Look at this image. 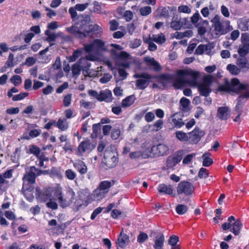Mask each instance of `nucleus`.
Masks as SVG:
<instances>
[{"instance_id": "5701e85b", "label": "nucleus", "mask_w": 249, "mask_h": 249, "mask_svg": "<svg viewBox=\"0 0 249 249\" xmlns=\"http://www.w3.org/2000/svg\"><path fill=\"white\" fill-rule=\"evenodd\" d=\"M152 151H157L158 156L166 155L168 153V147L164 144H159L156 146H153L151 148Z\"/></svg>"}, {"instance_id": "e2e57ef3", "label": "nucleus", "mask_w": 249, "mask_h": 249, "mask_svg": "<svg viewBox=\"0 0 249 249\" xmlns=\"http://www.w3.org/2000/svg\"><path fill=\"white\" fill-rule=\"evenodd\" d=\"M10 81L15 86H18L21 83V78L20 76L16 75L10 78Z\"/></svg>"}, {"instance_id": "c85d7f7f", "label": "nucleus", "mask_w": 249, "mask_h": 249, "mask_svg": "<svg viewBox=\"0 0 249 249\" xmlns=\"http://www.w3.org/2000/svg\"><path fill=\"white\" fill-rule=\"evenodd\" d=\"M237 65L240 69L247 71L249 69V64L246 57L241 56L239 57L236 62Z\"/></svg>"}, {"instance_id": "bf43d9fd", "label": "nucleus", "mask_w": 249, "mask_h": 249, "mask_svg": "<svg viewBox=\"0 0 249 249\" xmlns=\"http://www.w3.org/2000/svg\"><path fill=\"white\" fill-rule=\"evenodd\" d=\"M100 129V124H95L92 125V130L93 132L91 134V137L92 138H94L97 137L98 132Z\"/></svg>"}, {"instance_id": "0e129e2a", "label": "nucleus", "mask_w": 249, "mask_h": 249, "mask_svg": "<svg viewBox=\"0 0 249 249\" xmlns=\"http://www.w3.org/2000/svg\"><path fill=\"white\" fill-rule=\"evenodd\" d=\"M178 11L179 13L190 14L191 12V9L187 5H182L178 7Z\"/></svg>"}, {"instance_id": "dca6fc26", "label": "nucleus", "mask_w": 249, "mask_h": 249, "mask_svg": "<svg viewBox=\"0 0 249 249\" xmlns=\"http://www.w3.org/2000/svg\"><path fill=\"white\" fill-rule=\"evenodd\" d=\"M49 172H37V175H35V172H26L23 177V184H27V186H31L30 184L35 183L36 176H39L42 174H48Z\"/></svg>"}, {"instance_id": "aec40b11", "label": "nucleus", "mask_w": 249, "mask_h": 249, "mask_svg": "<svg viewBox=\"0 0 249 249\" xmlns=\"http://www.w3.org/2000/svg\"><path fill=\"white\" fill-rule=\"evenodd\" d=\"M66 31L69 33L71 34L78 37L82 38L86 37L83 31H82L79 27L76 25V23L74 25L71 27H67L66 28Z\"/></svg>"}, {"instance_id": "6e6d98bb", "label": "nucleus", "mask_w": 249, "mask_h": 249, "mask_svg": "<svg viewBox=\"0 0 249 249\" xmlns=\"http://www.w3.org/2000/svg\"><path fill=\"white\" fill-rule=\"evenodd\" d=\"M28 95L29 93L27 92H21L19 94L14 95L12 97V100L14 101L21 100L28 96Z\"/></svg>"}, {"instance_id": "e433bc0d", "label": "nucleus", "mask_w": 249, "mask_h": 249, "mask_svg": "<svg viewBox=\"0 0 249 249\" xmlns=\"http://www.w3.org/2000/svg\"><path fill=\"white\" fill-rule=\"evenodd\" d=\"M151 39L152 41L159 44L164 43L166 40L165 36L162 33L153 35Z\"/></svg>"}, {"instance_id": "4c0bfd02", "label": "nucleus", "mask_w": 249, "mask_h": 249, "mask_svg": "<svg viewBox=\"0 0 249 249\" xmlns=\"http://www.w3.org/2000/svg\"><path fill=\"white\" fill-rule=\"evenodd\" d=\"M175 135L177 139L181 142H186L189 140V137L187 133L182 131H177Z\"/></svg>"}, {"instance_id": "09e8293b", "label": "nucleus", "mask_w": 249, "mask_h": 249, "mask_svg": "<svg viewBox=\"0 0 249 249\" xmlns=\"http://www.w3.org/2000/svg\"><path fill=\"white\" fill-rule=\"evenodd\" d=\"M163 122L161 120H158L156 121L153 124H151L152 128V131H158L160 130L163 125Z\"/></svg>"}, {"instance_id": "6e6552de", "label": "nucleus", "mask_w": 249, "mask_h": 249, "mask_svg": "<svg viewBox=\"0 0 249 249\" xmlns=\"http://www.w3.org/2000/svg\"><path fill=\"white\" fill-rule=\"evenodd\" d=\"M103 162L108 168L115 166L118 162V154L115 150H111L107 148L104 153Z\"/></svg>"}, {"instance_id": "9b49d317", "label": "nucleus", "mask_w": 249, "mask_h": 249, "mask_svg": "<svg viewBox=\"0 0 249 249\" xmlns=\"http://www.w3.org/2000/svg\"><path fill=\"white\" fill-rule=\"evenodd\" d=\"M213 77L210 75H205L203 79V83L198 86L200 94L207 97L211 91L210 84L212 82Z\"/></svg>"}, {"instance_id": "7ed1b4c3", "label": "nucleus", "mask_w": 249, "mask_h": 249, "mask_svg": "<svg viewBox=\"0 0 249 249\" xmlns=\"http://www.w3.org/2000/svg\"><path fill=\"white\" fill-rule=\"evenodd\" d=\"M75 195V193L71 188L69 189L64 194L62 193L61 188L58 187L55 188L54 196L62 208L70 205L74 200Z\"/></svg>"}, {"instance_id": "473e14b6", "label": "nucleus", "mask_w": 249, "mask_h": 249, "mask_svg": "<svg viewBox=\"0 0 249 249\" xmlns=\"http://www.w3.org/2000/svg\"><path fill=\"white\" fill-rule=\"evenodd\" d=\"M56 127L61 131H66L69 127V124L65 118H59L57 122Z\"/></svg>"}, {"instance_id": "052dcab7", "label": "nucleus", "mask_w": 249, "mask_h": 249, "mask_svg": "<svg viewBox=\"0 0 249 249\" xmlns=\"http://www.w3.org/2000/svg\"><path fill=\"white\" fill-rule=\"evenodd\" d=\"M157 12L160 17H167L168 15V11L165 7H161L157 9Z\"/></svg>"}, {"instance_id": "cd10ccee", "label": "nucleus", "mask_w": 249, "mask_h": 249, "mask_svg": "<svg viewBox=\"0 0 249 249\" xmlns=\"http://www.w3.org/2000/svg\"><path fill=\"white\" fill-rule=\"evenodd\" d=\"M164 242V236L162 233L158 234L155 237V244L154 248L155 249H161Z\"/></svg>"}, {"instance_id": "2eb2a0df", "label": "nucleus", "mask_w": 249, "mask_h": 249, "mask_svg": "<svg viewBox=\"0 0 249 249\" xmlns=\"http://www.w3.org/2000/svg\"><path fill=\"white\" fill-rule=\"evenodd\" d=\"M168 122L173 128H180L185 125L182 119L178 117V113L171 115L168 119Z\"/></svg>"}, {"instance_id": "412c9836", "label": "nucleus", "mask_w": 249, "mask_h": 249, "mask_svg": "<svg viewBox=\"0 0 249 249\" xmlns=\"http://www.w3.org/2000/svg\"><path fill=\"white\" fill-rule=\"evenodd\" d=\"M33 190L34 188L32 186H27V184H23L22 192L26 198L30 202L34 198Z\"/></svg>"}, {"instance_id": "c9c22d12", "label": "nucleus", "mask_w": 249, "mask_h": 249, "mask_svg": "<svg viewBox=\"0 0 249 249\" xmlns=\"http://www.w3.org/2000/svg\"><path fill=\"white\" fill-rule=\"evenodd\" d=\"M180 104V110L185 112L189 110V106L190 104V101L189 99L185 97H182L179 102Z\"/></svg>"}, {"instance_id": "a211bd4d", "label": "nucleus", "mask_w": 249, "mask_h": 249, "mask_svg": "<svg viewBox=\"0 0 249 249\" xmlns=\"http://www.w3.org/2000/svg\"><path fill=\"white\" fill-rule=\"evenodd\" d=\"M129 242V236L123 233V231H121L116 242L117 249H119V248L122 249H124L128 244Z\"/></svg>"}, {"instance_id": "49530a36", "label": "nucleus", "mask_w": 249, "mask_h": 249, "mask_svg": "<svg viewBox=\"0 0 249 249\" xmlns=\"http://www.w3.org/2000/svg\"><path fill=\"white\" fill-rule=\"evenodd\" d=\"M208 50V46L204 44H200L195 51V53L197 55H201L204 52H207Z\"/></svg>"}, {"instance_id": "72a5a7b5", "label": "nucleus", "mask_w": 249, "mask_h": 249, "mask_svg": "<svg viewBox=\"0 0 249 249\" xmlns=\"http://www.w3.org/2000/svg\"><path fill=\"white\" fill-rule=\"evenodd\" d=\"M102 32V28L97 24L89 25V28L86 33V36L89 35L90 33H94L100 34Z\"/></svg>"}, {"instance_id": "1a4fd4ad", "label": "nucleus", "mask_w": 249, "mask_h": 249, "mask_svg": "<svg viewBox=\"0 0 249 249\" xmlns=\"http://www.w3.org/2000/svg\"><path fill=\"white\" fill-rule=\"evenodd\" d=\"M195 187L193 184L187 181H180L177 187V192L178 195L190 196L194 193Z\"/></svg>"}, {"instance_id": "338daca9", "label": "nucleus", "mask_w": 249, "mask_h": 249, "mask_svg": "<svg viewBox=\"0 0 249 249\" xmlns=\"http://www.w3.org/2000/svg\"><path fill=\"white\" fill-rule=\"evenodd\" d=\"M124 17L126 21L129 22L133 18V13L130 10H127L125 11Z\"/></svg>"}, {"instance_id": "c03bdc74", "label": "nucleus", "mask_w": 249, "mask_h": 249, "mask_svg": "<svg viewBox=\"0 0 249 249\" xmlns=\"http://www.w3.org/2000/svg\"><path fill=\"white\" fill-rule=\"evenodd\" d=\"M93 42L98 51L101 50H106L107 48L105 46V42L102 40L96 39L93 41Z\"/></svg>"}, {"instance_id": "680f3d73", "label": "nucleus", "mask_w": 249, "mask_h": 249, "mask_svg": "<svg viewBox=\"0 0 249 249\" xmlns=\"http://www.w3.org/2000/svg\"><path fill=\"white\" fill-rule=\"evenodd\" d=\"M45 35L48 36L46 38L47 41L51 42L55 40L56 36L54 34L51 33L50 31L47 30L45 32Z\"/></svg>"}, {"instance_id": "69168bd1", "label": "nucleus", "mask_w": 249, "mask_h": 249, "mask_svg": "<svg viewBox=\"0 0 249 249\" xmlns=\"http://www.w3.org/2000/svg\"><path fill=\"white\" fill-rule=\"evenodd\" d=\"M148 239V235L144 232H141L137 237V241L139 243H143Z\"/></svg>"}, {"instance_id": "6ab92c4d", "label": "nucleus", "mask_w": 249, "mask_h": 249, "mask_svg": "<svg viewBox=\"0 0 249 249\" xmlns=\"http://www.w3.org/2000/svg\"><path fill=\"white\" fill-rule=\"evenodd\" d=\"M146 64L150 67L154 71H158L161 69L160 64L154 58L147 56L144 58Z\"/></svg>"}, {"instance_id": "f03ea898", "label": "nucleus", "mask_w": 249, "mask_h": 249, "mask_svg": "<svg viewBox=\"0 0 249 249\" xmlns=\"http://www.w3.org/2000/svg\"><path fill=\"white\" fill-rule=\"evenodd\" d=\"M218 90L221 91L241 92L238 97L239 102L242 98H249V84H240L237 78L232 79L231 82L226 80L223 85L218 87Z\"/></svg>"}, {"instance_id": "ddd939ff", "label": "nucleus", "mask_w": 249, "mask_h": 249, "mask_svg": "<svg viewBox=\"0 0 249 249\" xmlns=\"http://www.w3.org/2000/svg\"><path fill=\"white\" fill-rule=\"evenodd\" d=\"M78 21L76 22V25L78 26L82 31H83L85 36L89 28V25L91 22L90 17L87 15H81L78 16Z\"/></svg>"}, {"instance_id": "bb28decb", "label": "nucleus", "mask_w": 249, "mask_h": 249, "mask_svg": "<svg viewBox=\"0 0 249 249\" xmlns=\"http://www.w3.org/2000/svg\"><path fill=\"white\" fill-rule=\"evenodd\" d=\"M230 111L228 107H220L217 109V116L220 119L227 120Z\"/></svg>"}, {"instance_id": "ea45409f", "label": "nucleus", "mask_w": 249, "mask_h": 249, "mask_svg": "<svg viewBox=\"0 0 249 249\" xmlns=\"http://www.w3.org/2000/svg\"><path fill=\"white\" fill-rule=\"evenodd\" d=\"M75 169L78 171H86L87 170V166L85 163L81 160H78L74 164Z\"/></svg>"}, {"instance_id": "b1692460", "label": "nucleus", "mask_w": 249, "mask_h": 249, "mask_svg": "<svg viewBox=\"0 0 249 249\" xmlns=\"http://www.w3.org/2000/svg\"><path fill=\"white\" fill-rule=\"evenodd\" d=\"M158 190L160 193L165 195H172L173 194V189L170 185L160 184L158 187Z\"/></svg>"}, {"instance_id": "9d476101", "label": "nucleus", "mask_w": 249, "mask_h": 249, "mask_svg": "<svg viewBox=\"0 0 249 249\" xmlns=\"http://www.w3.org/2000/svg\"><path fill=\"white\" fill-rule=\"evenodd\" d=\"M95 148V144L89 140H85L79 144L77 155L79 156H83L90 153Z\"/></svg>"}, {"instance_id": "f704fd0d", "label": "nucleus", "mask_w": 249, "mask_h": 249, "mask_svg": "<svg viewBox=\"0 0 249 249\" xmlns=\"http://www.w3.org/2000/svg\"><path fill=\"white\" fill-rule=\"evenodd\" d=\"M40 152L41 150L40 148L34 144L29 145L28 149L27 151L28 154H33L38 158L40 157L39 156Z\"/></svg>"}, {"instance_id": "79ce46f5", "label": "nucleus", "mask_w": 249, "mask_h": 249, "mask_svg": "<svg viewBox=\"0 0 249 249\" xmlns=\"http://www.w3.org/2000/svg\"><path fill=\"white\" fill-rule=\"evenodd\" d=\"M188 210L187 207L183 204H178L176 207L177 213L179 215L185 214Z\"/></svg>"}, {"instance_id": "4468645a", "label": "nucleus", "mask_w": 249, "mask_h": 249, "mask_svg": "<svg viewBox=\"0 0 249 249\" xmlns=\"http://www.w3.org/2000/svg\"><path fill=\"white\" fill-rule=\"evenodd\" d=\"M84 49L87 53H89L86 56L87 59L91 61H96L98 59V56L96 54L93 55L90 54L93 52H98L93 41L89 44H84Z\"/></svg>"}, {"instance_id": "864d4df0", "label": "nucleus", "mask_w": 249, "mask_h": 249, "mask_svg": "<svg viewBox=\"0 0 249 249\" xmlns=\"http://www.w3.org/2000/svg\"><path fill=\"white\" fill-rule=\"evenodd\" d=\"M71 94H68L64 96L63 103V105L65 107H68L71 105Z\"/></svg>"}, {"instance_id": "de8ad7c7", "label": "nucleus", "mask_w": 249, "mask_h": 249, "mask_svg": "<svg viewBox=\"0 0 249 249\" xmlns=\"http://www.w3.org/2000/svg\"><path fill=\"white\" fill-rule=\"evenodd\" d=\"M227 69L233 75L238 74L240 71V69H239L236 66L232 64H229L227 67Z\"/></svg>"}, {"instance_id": "3c124183", "label": "nucleus", "mask_w": 249, "mask_h": 249, "mask_svg": "<svg viewBox=\"0 0 249 249\" xmlns=\"http://www.w3.org/2000/svg\"><path fill=\"white\" fill-rule=\"evenodd\" d=\"M140 13L142 16H146L152 12V9L151 7L146 6L142 7L140 9Z\"/></svg>"}, {"instance_id": "5fc2aeb1", "label": "nucleus", "mask_w": 249, "mask_h": 249, "mask_svg": "<svg viewBox=\"0 0 249 249\" xmlns=\"http://www.w3.org/2000/svg\"><path fill=\"white\" fill-rule=\"evenodd\" d=\"M76 9L74 7H70L69 12L71 15V18L73 21L78 19V16L76 12Z\"/></svg>"}, {"instance_id": "423d86ee", "label": "nucleus", "mask_w": 249, "mask_h": 249, "mask_svg": "<svg viewBox=\"0 0 249 249\" xmlns=\"http://www.w3.org/2000/svg\"><path fill=\"white\" fill-rule=\"evenodd\" d=\"M110 53L111 56L114 59L122 61L121 65L124 68H129L134 61V59L131 56L125 51L111 49Z\"/></svg>"}, {"instance_id": "f3484780", "label": "nucleus", "mask_w": 249, "mask_h": 249, "mask_svg": "<svg viewBox=\"0 0 249 249\" xmlns=\"http://www.w3.org/2000/svg\"><path fill=\"white\" fill-rule=\"evenodd\" d=\"M189 140L192 143H197L201 138L204 136V132L198 127H196L192 132L189 133Z\"/></svg>"}, {"instance_id": "774afa93", "label": "nucleus", "mask_w": 249, "mask_h": 249, "mask_svg": "<svg viewBox=\"0 0 249 249\" xmlns=\"http://www.w3.org/2000/svg\"><path fill=\"white\" fill-rule=\"evenodd\" d=\"M155 118V116L154 113L152 112H148L146 113L144 116V119L148 123L153 121Z\"/></svg>"}, {"instance_id": "a878e982", "label": "nucleus", "mask_w": 249, "mask_h": 249, "mask_svg": "<svg viewBox=\"0 0 249 249\" xmlns=\"http://www.w3.org/2000/svg\"><path fill=\"white\" fill-rule=\"evenodd\" d=\"M233 222L231 225L232 228L231 229L230 231L235 235H238L242 228V224L239 219L235 220Z\"/></svg>"}, {"instance_id": "2f4dec72", "label": "nucleus", "mask_w": 249, "mask_h": 249, "mask_svg": "<svg viewBox=\"0 0 249 249\" xmlns=\"http://www.w3.org/2000/svg\"><path fill=\"white\" fill-rule=\"evenodd\" d=\"M238 28L242 31L248 30L249 27V20L246 18H242L238 20Z\"/></svg>"}, {"instance_id": "f8f14e48", "label": "nucleus", "mask_w": 249, "mask_h": 249, "mask_svg": "<svg viewBox=\"0 0 249 249\" xmlns=\"http://www.w3.org/2000/svg\"><path fill=\"white\" fill-rule=\"evenodd\" d=\"M54 191L55 189L52 187H46L42 190H41L40 188L36 187L35 195L36 199L42 201H46L51 199L52 193H54Z\"/></svg>"}, {"instance_id": "7c9ffc66", "label": "nucleus", "mask_w": 249, "mask_h": 249, "mask_svg": "<svg viewBox=\"0 0 249 249\" xmlns=\"http://www.w3.org/2000/svg\"><path fill=\"white\" fill-rule=\"evenodd\" d=\"M135 100L136 98L134 95L127 96L122 100V107L124 108L128 107L134 103Z\"/></svg>"}, {"instance_id": "39448f33", "label": "nucleus", "mask_w": 249, "mask_h": 249, "mask_svg": "<svg viewBox=\"0 0 249 249\" xmlns=\"http://www.w3.org/2000/svg\"><path fill=\"white\" fill-rule=\"evenodd\" d=\"M105 191L98 187L90 195L88 189L83 190L80 191L79 196L84 201V205H87V202L90 199L94 201H100L104 198L107 195Z\"/></svg>"}, {"instance_id": "58836bf2", "label": "nucleus", "mask_w": 249, "mask_h": 249, "mask_svg": "<svg viewBox=\"0 0 249 249\" xmlns=\"http://www.w3.org/2000/svg\"><path fill=\"white\" fill-rule=\"evenodd\" d=\"M238 52L240 56L246 55L249 52V44L242 43Z\"/></svg>"}, {"instance_id": "393cba45", "label": "nucleus", "mask_w": 249, "mask_h": 249, "mask_svg": "<svg viewBox=\"0 0 249 249\" xmlns=\"http://www.w3.org/2000/svg\"><path fill=\"white\" fill-rule=\"evenodd\" d=\"M99 101H106L110 102L112 101V93L109 90H102L99 93Z\"/></svg>"}, {"instance_id": "f257e3e1", "label": "nucleus", "mask_w": 249, "mask_h": 249, "mask_svg": "<svg viewBox=\"0 0 249 249\" xmlns=\"http://www.w3.org/2000/svg\"><path fill=\"white\" fill-rule=\"evenodd\" d=\"M198 76L199 72L191 69L178 70L172 75L173 86L176 89H181L186 85L196 87Z\"/></svg>"}, {"instance_id": "c756f323", "label": "nucleus", "mask_w": 249, "mask_h": 249, "mask_svg": "<svg viewBox=\"0 0 249 249\" xmlns=\"http://www.w3.org/2000/svg\"><path fill=\"white\" fill-rule=\"evenodd\" d=\"M115 181L114 180H105L100 182L98 187L107 194L110 188L113 185Z\"/></svg>"}, {"instance_id": "4d7b16f0", "label": "nucleus", "mask_w": 249, "mask_h": 249, "mask_svg": "<svg viewBox=\"0 0 249 249\" xmlns=\"http://www.w3.org/2000/svg\"><path fill=\"white\" fill-rule=\"evenodd\" d=\"M93 4V12L97 14H101L102 12L101 3L97 1H94Z\"/></svg>"}, {"instance_id": "a18cd8bd", "label": "nucleus", "mask_w": 249, "mask_h": 249, "mask_svg": "<svg viewBox=\"0 0 249 249\" xmlns=\"http://www.w3.org/2000/svg\"><path fill=\"white\" fill-rule=\"evenodd\" d=\"M235 221V217L233 216H230L228 218V222H225L222 225V228L223 230H229L232 225L233 221Z\"/></svg>"}, {"instance_id": "4be33fe9", "label": "nucleus", "mask_w": 249, "mask_h": 249, "mask_svg": "<svg viewBox=\"0 0 249 249\" xmlns=\"http://www.w3.org/2000/svg\"><path fill=\"white\" fill-rule=\"evenodd\" d=\"M186 21V18H173L170 22V27L175 30H178L181 29Z\"/></svg>"}, {"instance_id": "37998d69", "label": "nucleus", "mask_w": 249, "mask_h": 249, "mask_svg": "<svg viewBox=\"0 0 249 249\" xmlns=\"http://www.w3.org/2000/svg\"><path fill=\"white\" fill-rule=\"evenodd\" d=\"M209 156L210 154L208 153H206L203 155V165L204 166H209L213 163V160L209 158Z\"/></svg>"}, {"instance_id": "20e7f679", "label": "nucleus", "mask_w": 249, "mask_h": 249, "mask_svg": "<svg viewBox=\"0 0 249 249\" xmlns=\"http://www.w3.org/2000/svg\"><path fill=\"white\" fill-rule=\"evenodd\" d=\"M211 22L217 35H225L232 30V26L230 25V21L221 20L220 17L218 15H215L211 20Z\"/></svg>"}, {"instance_id": "8fccbe9b", "label": "nucleus", "mask_w": 249, "mask_h": 249, "mask_svg": "<svg viewBox=\"0 0 249 249\" xmlns=\"http://www.w3.org/2000/svg\"><path fill=\"white\" fill-rule=\"evenodd\" d=\"M196 154L192 153L187 155L183 160L182 163L184 165H189L190 164L193 159L195 157Z\"/></svg>"}, {"instance_id": "0eeeda50", "label": "nucleus", "mask_w": 249, "mask_h": 249, "mask_svg": "<svg viewBox=\"0 0 249 249\" xmlns=\"http://www.w3.org/2000/svg\"><path fill=\"white\" fill-rule=\"evenodd\" d=\"M134 77L137 79L135 81L137 89L141 90L147 88L152 78V76L147 73H136Z\"/></svg>"}, {"instance_id": "603ef678", "label": "nucleus", "mask_w": 249, "mask_h": 249, "mask_svg": "<svg viewBox=\"0 0 249 249\" xmlns=\"http://www.w3.org/2000/svg\"><path fill=\"white\" fill-rule=\"evenodd\" d=\"M129 156L131 159H139L141 157L145 158L146 157V156L144 155L140 151L130 152L129 153Z\"/></svg>"}, {"instance_id": "13d9d810", "label": "nucleus", "mask_w": 249, "mask_h": 249, "mask_svg": "<svg viewBox=\"0 0 249 249\" xmlns=\"http://www.w3.org/2000/svg\"><path fill=\"white\" fill-rule=\"evenodd\" d=\"M14 59V55L13 53H10L8 60H7L5 64V68H10L14 66V63L13 61Z\"/></svg>"}, {"instance_id": "a19ab883", "label": "nucleus", "mask_w": 249, "mask_h": 249, "mask_svg": "<svg viewBox=\"0 0 249 249\" xmlns=\"http://www.w3.org/2000/svg\"><path fill=\"white\" fill-rule=\"evenodd\" d=\"M84 50V48L79 49L75 50L73 52V54L70 57L69 60L71 62H73L75 61L77 58H78L79 56H80L82 55Z\"/></svg>"}]
</instances>
